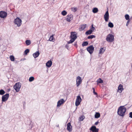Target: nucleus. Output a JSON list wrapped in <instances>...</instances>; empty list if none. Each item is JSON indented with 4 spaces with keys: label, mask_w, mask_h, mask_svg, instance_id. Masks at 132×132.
Instances as JSON below:
<instances>
[{
    "label": "nucleus",
    "mask_w": 132,
    "mask_h": 132,
    "mask_svg": "<svg viewBox=\"0 0 132 132\" xmlns=\"http://www.w3.org/2000/svg\"><path fill=\"white\" fill-rule=\"evenodd\" d=\"M29 52V49H26L24 52V54L27 55L28 53Z\"/></svg>",
    "instance_id": "obj_33"
},
{
    "label": "nucleus",
    "mask_w": 132,
    "mask_h": 132,
    "mask_svg": "<svg viewBox=\"0 0 132 132\" xmlns=\"http://www.w3.org/2000/svg\"><path fill=\"white\" fill-rule=\"evenodd\" d=\"M129 117L132 118V112L129 113Z\"/></svg>",
    "instance_id": "obj_41"
},
{
    "label": "nucleus",
    "mask_w": 132,
    "mask_h": 132,
    "mask_svg": "<svg viewBox=\"0 0 132 132\" xmlns=\"http://www.w3.org/2000/svg\"><path fill=\"white\" fill-rule=\"evenodd\" d=\"M59 126V125H58V126Z\"/></svg>",
    "instance_id": "obj_43"
},
{
    "label": "nucleus",
    "mask_w": 132,
    "mask_h": 132,
    "mask_svg": "<svg viewBox=\"0 0 132 132\" xmlns=\"http://www.w3.org/2000/svg\"><path fill=\"white\" fill-rule=\"evenodd\" d=\"M11 61H13L14 60L15 58L13 55H11L9 57Z\"/></svg>",
    "instance_id": "obj_27"
},
{
    "label": "nucleus",
    "mask_w": 132,
    "mask_h": 132,
    "mask_svg": "<svg viewBox=\"0 0 132 132\" xmlns=\"http://www.w3.org/2000/svg\"><path fill=\"white\" fill-rule=\"evenodd\" d=\"M7 13L4 11H0V17L2 18H4L6 17L7 16Z\"/></svg>",
    "instance_id": "obj_6"
},
{
    "label": "nucleus",
    "mask_w": 132,
    "mask_h": 132,
    "mask_svg": "<svg viewBox=\"0 0 132 132\" xmlns=\"http://www.w3.org/2000/svg\"><path fill=\"white\" fill-rule=\"evenodd\" d=\"M95 36L94 35H91L89 36L88 37V39H92L94 38H95Z\"/></svg>",
    "instance_id": "obj_32"
},
{
    "label": "nucleus",
    "mask_w": 132,
    "mask_h": 132,
    "mask_svg": "<svg viewBox=\"0 0 132 132\" xmlns=\"http://www.w3.org/2000/svg\"><path fill=\"white\" fill-rule=\"evenodd\" d=\"M81 101V99L80 96H77L75 102V105L76 106H78L80 103Z\"/></svg>",
    "instance_id": "obj_5"
},
{
    "label": "nucleus",
    "mask_w": 132,
    "mask_h": 132,
    "mask_svg": "<svg viewBox=\"0 0 132 132\" xmlns=\"http://www.w3.org/2000/svg\"><path fill=\"white\" fill-rule=\"evenodd\" d=\"M98 11V10L97 8H94L93 10V12L94 13H95L97 12Z\"/></svg>",
    "instance_id": "obj_25"
},
{
    "label": "nucleus",
    "mask_w": 132,
    "mask_h": 132,
    "mask_svg": "<svg viewBox=\"0 0 132 132\" xmlns=\"http://www.w3.org/2000/svg\"><path fill=\"white\" fill-rule=\"evenodd\" d=\"M59 126V125H58V126Z\"/></svg>",
    "instance_id": "obj_44"
},
{
    "label": "nucleus",
    "mask_w": 132,
    "mask_h": 132,
    "mask_svg": "<svg viewBox=\"0 0 132 132\" xmlns=\"http://www.w3.org/2000/svg\"><path fill=\"white\" fill-rule=\"evenodd\" d=\"M99 123V122H98V121L96 122H95V125H97Z\"/></svg>",
    "instance_id": "obj_42"
},
{
    "label": "nucleus",
    "mask_w": 132,
    "mask_h": 132,
    "mask_svg": "<svg viewBox=\"0 0 132 132\" xmlns=\"http://www.w3.org/2000/svg\"><path fill=\"white\" fill-rule=\"evenodd\" d=\"M71 9V11L74 12H75L77 10V9L76 7H72Z\"/></svg>",
    "instance_id": "obj_30"
},
{
    "label": "nucleus",
    "mask_w": 132,
    "mask_h": 132,
    "mask_svg": "<svg viewBox=\"0 0 132 132\" xmlns=\"http://www.w3.org/2000/svg\"><path fill=\"white\" fill-rule=\"evenodd\" d=\"M105 50V47H102L101 48L100 51L99 53L100 54H103Z\"/></svg>",
    "instance_id": "obj_20"
},
{
    "label": "nucleus",
    "mask_w": 132,
    "mask_h": 132,
    "mask_svg": "<svg viewBox=\"0 0 132 132\" xmlns=\"http://www.w3.org/2000/svg\"><path fill=\"white\" fill-rule=\"evenodd\" d=\"M81 82L82 80L81 78L79 76H78L77 77L76 84L77 86H78L81 83Z\"/></svg>",
    "instance_id": "obj_9"
},
{
    "label": "nucleus",
    "mask_w": 132,
    "mask_h": 132,
    "mask_svg": "<svg viewBox=\"0 0 132 132\" xmlns=\"http://www.w3.org/2000/svg\"><path fill=\"white\" fill-rule=\"evenodd\" d=\"M21 20L19 18H17L15 19L14 22L15 24H16L17 26L18 27L20 26L21 24Z\"/></svg>",
    "instance_id": "obj_4"
},
{
    "label": "nucleus",
    "mask_w": 132,
    "mask_h": 132,
    "mask_svg": "<svg viewBox=\"0 0 132 132\" xmlns=\"http://www.w3.org/2000/svg\"><path fill=\"white\" fill-rule=\"evenodd\" d=\"M114 36L112 34L108 35L106 37V39L108 42L111 43L114 40Z\"/></svg>",
    "instance_id": "obj_3"
},
{
    "label": "nucleus",
    "mask_w": 132,
    "mask_h": 132,
    "mask_svg": "<svg viewBox=\"0 0 132 132\" xmlns=\"http://www.w3.org/2000/svg\"><path fill=\"white\" fill-rule=\"evenodd\" d=\"M9 94H6L4 95H3L2 97V101L5 102L9 98Z\"/></svg>",
    "instance_id": "obj_11"
},
{
    "label": "nucleus",
    "mask_w": 132,
    "mask_h": 132,
    "mask_svg": "<svg viewBox=\"0 0 132 132\" xmlns=\"http://www.w3.org/2000/svg\"><path fill=\"white\" fill-rule=\"evenodd\" d=\"M54 35H52V36H51L50 38H49V40L50 41H52V42H54V41L55 40V39H54Z\"/></svg>",
    "instance_id": "obj_21"
},
{
    "label": "nucleus",
    "mask_w": 132,
    "mask_h": 132,
    "mask_svg": "<svg viewBox=\"0 0 132 132\" xmlns=\"http://www.w3.org/2000/svg\"><path fill=\"white\" fill-rule=\"evenodd\" d=\"M31 41L29 40H26V43L27 45H29L31 44Z\"/></svg>",
    "instance_id": "obj_26"
},
{
    "label": "nucleus",
    "mask_w": 132,
    "mask_h": 132,
    "mask_svg": "<svg viewBox=\"0 0 132 132\" xmlns=\"http://www.w3.org/2000/svg\"><path fill=\"white\" fill-rule=\"evenodd\" d=\"M92 89L93 90V93L94 94V95H97V93L96 92H95V90L94 88H93Z\"/></svg>",
    "instance_id": "obj_38"
},
{
    "label": "nucleus",
    "mask_w": 132,
    "mask_h": 132,
    "mask_svg": "<svg viewBox=\"0 0 132 132\" xmlns=\"http://www.w3.org/2000/svg\"><path fill=\"white\" fill-rule=\"evenodd\" d=\"M97 84L102 83L103 82V81L101 78H100L97 80Z\"/></svg>",
    "instance_id": "obj_23"
},
{
    "label": "nucleus",
    "mask_w": 132,
    "mask_h": 132,
    "mask_svg": "<svg viewBox=\"0 0 132 132\" xmlns=\"http://www.w3.org/2000/svg\"><path fill=\"white\" fill-rule=\"evenodd\" d=\"M20 87L21 85L19 84V83H16L14 86V88L17 92L19 91Z\"/></svg>",
    "instance_id": "obj_8"
},
{
    "label": "nucleus",
    "mask_w": 132,
    "mask_h": 132,
    "mask_svg": "<svg viewBox=\"0 0 132 132\" xmlns=\"http://www.w3.org/2000/svg\"><path fill=\"white\" fill-rule=\"evenodd\" d=\"M126 111V108L124 106H121L118 109V114L120 116L123 117L125 115Z\"/></svg>",
    "instance_id": "obj_1"
},
{
    "label": "nucleus",
    "mask_w": 132,
    "mask_h": 132,
    "mask_svg": "<svg viewBox=\"0 0 132 132\" xmlns=\"http://www.w3.org/2000/svg\"><path fill=\"white\" fill-rule=\"evenodd\" d=\"M86 27V24H82L81 25L79 28V30L82 31L85 29Z\"/></svg>",
    "instance_id": "obj_17"
},
{
    "label": "nucleus",
    "mask_w": 132,
    "mask_h": 132,
    "mask_svg": "<svg viewBox=\"0 0 132 132\" xmlns=\"http://www.w3.org/2000/svg\"><path fill=\"white\" fill-rule=\"evenodd\" d=\"M87 50L90 54L93 53L94 50V48L93 45L90 46L87 48Z\"/></svg>",
    "instance_id": "obj_7"
},
{
    "label": "nucleus",
    "mask_w": 132,
    "mask_h": 132,
    "mask_svg": "<svg viewBox=\"0 0 132 132\" xmlns=\"http://www.w3.org/2000/svg\"><path fill=\"white\" fill-rule=\"evenodd\" d=\"M93 32L91 31V30L89 29L86 32L85 34L86 35H88L91 34Z\"/></svg>",
    "instance_id": "obj_24"
},
{
    "label": "nucleus",
    "mask_w": 132,
    "mask_h": 132,
    "mask_svg": "<svg viewBox=\"0 0 132 132\" xmlns=\"http://www.w3.org/2000/svg\"><path fill=\"white\" fill-rule=\"evenodd\" d=\"M90 130L92 132H98L99 129L97 128L95 126H92L90 129Z\"/></svg>",
    "instance_id": "obj_14"
},
{
    "label": "nucleus",
    "mask_w": 132,
    "mask_h": 132,
    "mask_svg": "<svg viewBox=\"0 0 132 132\" xmlns=\"http://www.w3.org/2000/svg\"><path fill=\"white\" fill-rule=\"evenodd\" d=\"M65 102V101L63 99H61L59 100L57 103V106H60L61 104L64 103Z\"/></svg>",
    "instance_id": "obj_15"
},
{
    "label": "nucleus",
    "mask_w": 132,
    "mask_h": 132,
    "mask_svg": "<svg viewBox=\"0 0 132 132\" xmlns=\"http://www.w3.org/2000/svg\"><path fill=\"white\" fill-rule=\"evenodd\" d=\"M108 26L110 28H112L113 27V25L112 23L110 22L109 23Z\"/></svg>",
    "instance_id": "obj_35"
},
{
    "label": "nucleus",
    "mask_w": 132,
    "mask_h": 132,
    "mask_svg": "<svg viewBox=\"0 0 132 132\" xmlns=\"http://www.w3.org/2000/svg\"><path fill=\"white\" fill-rule=\"evenodd\" d=\"M124 90V89L123 87V86L122 85L120 84L118 87V89L117 90V92H119L120 93H121Z\"/></svg>",
    "instance_id": "obj_12"
},
{
    "label": "nucleus",
    "mask_w": 132,
    "mask_h": 132,
    "mask_svg": "<svg viewBox=\"0 0 132 132\" xmlns=\"http://www.w3.org/2000/svg\"><path fill=\"white\" fill-rule=\"evenodd\" d=\"M34 80V78L32 76L30 77L29 79V80L30 82H31Z\"/></svg>",
    "instance_id": "obj_31"
},
{
    "label": "nucleus",
    "mask_w": 132,
    "mask_h": 132,
    "mask_svg": "<svg viewBox=\"0 0 132 132\" xmlns=\"http://www.w3.org/2000/svg\"><path fill=\"white\" fill-rule=\"evenodd\" d=\"M100 115L99 113L96 112L95 115V117L96 118H98L100 117Z\"/></svg>",
    "instance_id": "obj_22"
},
{
    "label": "nucleus",
    "mask_w": 132,
    "mask_h": 132,
    "mask_svg": "<svg viewBox=\"0 0 132 132\" xmlns=\"http://www.w3.org/2000/svg\"><path fill=\"white\" fill-rule=\"evenodd\" d=\"M125 19L127 20H130L129 16L128 14H126L125 15Z\"/></svg>",
    "instance_id": "obj_34"
},
{
    "label": "nucleus",
    "mask_w": 132,
    "mask_h": 132,
    "mask_svg": "<svg viewBox=\"0 0 132 132\" xmlns=\"http://www.w3.org/2000/svg\"><path fill=\"white\" fill-rule=\"evenodd\" d=\"M104 19L106 21H108L109 19V14L108 11H106L104 15Z\"/></svg>",
    "instance_id": "obj_13"
},
{
    "label": "nucleus",
    "mask_w": 132,
    "mask_h": 132,
    "mask_svg": "<svg viewBox=\"0 0 132 132\" xmlns=\"http://www.w3.org/2000/svg\"><path fill=\"white\" fill-rule=\"evenodd\" d=\"M70 37L71 39L68 42L69 44L72 43L77 38L76 33V32H71Z\"/></svg>",
    "instance_id": "obj_2"
},
{
    "label": "nucleus",
    "mask_w": 132,
    "mask_h": 132,
    "mask_svg": "<svg viewBox=\"0 0 132 132\" xmlns=\"http://www.w3.org/2000/svg\"><path fill=\"white\" fill-rule=\"evenodd\" d=\"M5 93V91L3 89L0 90V95H3Z\"/></svg>",
    "instance_id": "obj_36"
},
{
    "label": "nucleus",
    "mask_w": 132,
    "mask_h": 132,
    "mask_svg": "<svg viewBox=\"0 0 132 132\" xmlns=\"http://www.w3.org/2000/svg\"><path fill=\"white\" fill-rule=\"evenodd\" d=\"M67 14V12L65 11V10H64V11H63L61 12L63 16L65 15H66Z\"/></svg>",
    "instance_id": "obj_29"
},
{
    "label": "nucleus",
    "mask_w": 132,
    "mask_h": 132,
    "mask_svg": "<svg viewBox=\"0 0 132 132\" xmlns=\"http://www.w3.org/2000/svg\"><path fill=\"white\" fill-rule=\"evenodd\" d=\"M84 116H81L80 117V121H83V119H84Z\"/></svg>",
    "instance_id": "obj_39"
},
{
    "label": "nucleus",
    "mask_w": 132,
    "mask_h": 132,
    "mask_svg": "<svg viewBox=\"0 0 132 132\" xmlns=\"http://www.w3.org/2000/svg\"><path fill=\"white\" fill-rule=\"evenodd\" d=\"M52 64V61L51 60H49L46 63V65L48 67H50L51 66Z\"/></svg>",
    "instance_id": "obj_18"
},
{
    "label": "nucleus",
    "mask_w": 132,
    "mask_h": 132,
    "mask_svg": "<svg viewBox=\"0 0 132 132\" xmlns=\"http://www.w3.org/2000/svg\"><path fill=\"white\" fill-rule=\"evenodd\" d=\"M129 22H130V20H128V21L127 22V23L126 24L127 26H128V24L129 23Z\"/></svg>",
    "instance_id": "obj_40"
},
{
    "label": "nucleus",
    "mask_w": 132,
    "mask_h": 132,
    "mask_svg": "<svg viewBox=\"0 0 132 132\" xmlns=\"http://www.w3.org/2000/svg\"><path fill=\"white\" fill-rule=\"evenodd\" d=\"M39 54L40 53L38 51L34 53L33 54V55L34 58H36L37 57L39 56Z\"/></svg>",
    "instance_id": "obj_19"
},
{
    "label": "nucleus",
    "mask_w": 132,
    "mask_h": 132,
    "mask_svg": "<svg viewBox=\"0 0 132 132\" xmlns=\"http://www.w3.org/2000/svg\"><path fill=\"white\" fill-rule=\"evenodd\" d=\"M67 130L70 132L72 130V127L70 123H68L67 124Z\"/></svg>",
    "instance_id": "obj_16"
},
{
    "label": "nucleus",
    "mask_w": 132,
    "mask_h": 132,
    "mask_svg": "<svg viewBox=\"0 0 132 132\" xmlns=\"http://www.w3.org/2000/svg\"><path fill=\"white\" fill-rule=\"evenodd\" d=\"M88 44L87 42L86 41L83 42L82 44V46H87Z\"/></svg>",
    "instance_id": "obj_28"
},
{
    "label": "nucleus",
    "mask_w": 132,
    "mask_h": 132,
    "mask_svg": "<svg viewBox=\"0 0 132 132\" xmlns=\"http://www.w3.org/2000/svg\"><path fill=\"white\" fill-rule=\"evenodd\" d=\"M73 17L72 14H68L66 16V20L67 21L69 22L73 19Z\"/></svg>",
    "instance_id": "obj_10"
},
{
    "label": "nucleus",
    "mask_w": 132,
    "mask_h": 132,
    "mask_svg": "<svg viewBox=\"0 0 132 132\" xmlns=\"http://www.w3.org/2000/svg\"><path fill=\"white\" fill-rule=\"evenodd\" d=\"M95 29V28L94 27H93V25L92 24V27L90 29V30H91V31H92V32H93V31Z\"/></svg>",
    "instance_id": "obj_37"
}]
</instances>
